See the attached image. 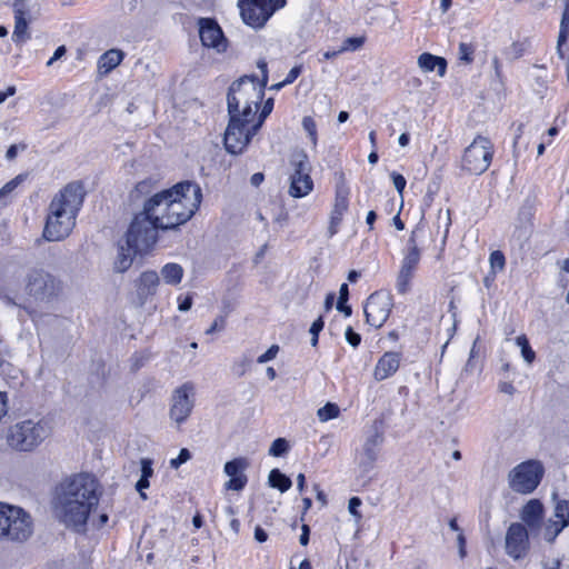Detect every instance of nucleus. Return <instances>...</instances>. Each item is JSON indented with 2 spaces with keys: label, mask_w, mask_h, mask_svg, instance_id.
Masks as SVG:
<instances>
[{
  "label": "nucleus",
  "mask_w": 569,
  "mask_h": 569,
  "mask_svg": "<svg viewBox=\"0 0 569 569\" xmlns=\"http://www.w3.org/2000/svg\"><path fill=\"white\" fill-rule=\"evenodd\" d=\"M250 181L252 186L258 187L263 181V174L260 172L254 173L252 174Z\"/></svg>",
  "instance_id": "obj_64"
},
{
  "label": "nucleus",
  "mask_w": 569,
  "mask_h": 569,
  "mask_svg": "<svg viewBox=\"0 0 569 569\" xmlns=\"http://www.w3.org/2000/svg\"><path fill=\"white\" fill-rule=\"evenodd\" d=\"M272 108H273V99L270 98V99H268L264 102L260 114L259 116H257V114L254 116V122L259 123V128H261V126H262L263 121L266 120V118L271 113Z\"/></svg>",
  "instance_id": "obj_42"
},
{
  "label": "nucleus",
  "mask_w": 569,
  "mask_h": 569,
  "mask_svg": "<svg viewBox=\"0 0 569 569\" xmlns=\"http://www.w3.org/2000/svg\"><path fill=\"white\" fill-rule=\"evenodd\" d=\"M258 68L261 70V80H257L253 77H243L239 81L232 83L229 89L231 94V104L236 108L239 102H247L253 108L258 109L264 94V87L268 82V69L267 62L260 59L257 62Z\"/></svg>",
  "instance_id": "obj_6"
},
{
  "label": "nucleus",
  "mask_w": 569,
  "mask_h": 569,
  "mask_svg": "<svg viewBox=\"0 0 569 569\" xmlns=\"http://www.w3.org/2000/svg\"><path fill=\"white\" fill-rule=\"evenodd\" d=\"M33 533V520L22 508L0 502V540L24 542Z\"/></svg>",
  "instance_id": "obj_4"
},
{
  "label": "nucleus",
  "mask_w": 569,
  "mask_h": 569,
  "mask_svg": "<svg viewBox=\"0 0 569 569\" xmlns=\"http://www.w3.org/2000/svg\"><path fill=\"white\" fill-rule=\"evenodd\" d=\"M299 541L302 546H307L309 542V527L307 525L302 526V533Z\"/></svg>",
  "instance_id": "obj_61"
},
{
  "label": "nucleus",
  "mask_w": 569,
  "mask_h": 569,
  "mask_svg": "<svg viewBox=\"0 0 569 569\" xmlns=\"http://www.w3.org/2000/svg\"><path fill=\"white\" fill-rule=\"evenodd\" d=\"M542 475V465L537 460H528L516 466L509 472V486L516 492L530 493L540 483Z\"/></svg>",
  "instance_id": "obj_11"
},
{
  "label": "nucleus",
  "mask_w": 569,
  "mask_h": 569,
  "mask_svg": "<svg viewBox=\"0 0 569 569\" xmlns=\"http://www.w3.org/2000/svg\"><path fill=\"white\" fill-rule=\"evenodd\" d=\"M279 351V347L277 345H272L264 353L258 357V363H266L268 361L273 360Z\"/></svg>",
  "instance_id": "obj_46"
},
{
  "label": "nucleus",
  "mask_w": 569,
  "mask_h": 569,
  "mask_svg": "<svg viewBox=\"0 0 569 569\" xmlns=\"http://www.w3.org/2000/svg\"><path fill=\"white\" fill-rule=\"evenodd\" d=\"M340 413V409L336 403L327 402L323 407L317 411V417L321 422L336 419Z\"/></svg>",
  "instance_id": "obj_33"
},
{
  "label": "nucleus",
  "mask_w": 569,
  "mask_h": 569,
  "mask_svg": "<svg viewBox=\"0 0 569 569\" xmlns=\"http://www.w3.org/2000/svg\"><path fill=\"white\" fill-rule=\"evenodd\" d=\"M149 486H150L149 479L143 478V477H140V479L138 480V482L136 485L137 491L140 493V497L144 500L147 499V495L143 492V490L149 488Z\"/></svg>",
  "instance_id": "obj_51"
},
{
  "label": "nucleus",
  "mask_w": 569,
  "mask_h": 569,
  "mask_svg": "<svg viewBox=\"0 0 569 569\" xmlns=\"http://www.w3.org/2000/svg\"><path fill=\"white\" fill-rule=\"evenodd\" d=\"M391 179H392V182L395 184V188L397 189V191L401 194L405 187H406V179L403 176H401L400 173H397V172H391Z\"/></svg>",
  "instance_id": "obj_49"
},
{
  "label": "nucleus",
  "mask_w": 569,
  "mask_h": 569,
  "mask_svg": "<svg viewBox=\"0 0 569 569\" xmlns=\"http://www.w3.org/2000/svg\"><path fill=\"white\" fill-rule=\"evenodd\" d=\"M347 301H338L337 309L345 313L346 317L351 315V307L346 305Z\"/></svg>",
  "instance_id": "obj_62"
},
{
  "label": "nucleus",
  "mask_w": 569,
  "mask_h": 569,
  "mask_svg": "<svg viewBox=\"0 0 569 569\" xmlns=\"http://www.w3.org/2000/svg\"><path fill=\"white\" fill-rule=\"evenodd\" d=\"M50 435L44 420L27 419L11 426L7 432L8 446L21 452L34 450Z\"/></svg>",
  "instance_id": "obj_5"
},
{
  "label": "nucleus",
  "mask_w": 569,
  "mask_h": 569,
  "mask_svg": "<svg viewBox=\"0 0 569 569\" xmlns=\"http://www.w3.org/2000/svg\"><path fill=\"white\" fill-rule=\"evenodd\" d=\"M418 66L425 72L437 70L438 74L442 77L446 73L447 62L443 58L425 52L418 58Z\"/></svg>",
  "instance_id": "obj_27"
},
{
  "label": "nucleus",
  "mask_w": 569,
  "mask_h": 569,
  "mask_svg": "<svg viewBox=\"0 0 569 569\" xmlns=\"http://www.w3.org/2000/svg\"><path fill=\"white\" fill-rule=\"evenodd\" d=\"M160 279L156 271L148 270L142 272L136 280V291L141 302L147 301L154 296L159 287Z\"/></svg>",
  "instance_id": "obj_21"
},
{
  "label": "nucleus",
  "mask_w": 569,
  "mask_h": 569,
  "mask_svg": "<svg viewBox=\"0 0 569 569\" xmlns=\"http://www.w3.org/2000/svg\"><path fill=\"white\" fill-rule=\"evenodd\" d=\"M257 110L258 109L253 108L252 106L248 104L247 102H239L238 106L234 108L231 104V94L228 93L229 117L242 118L243 120H253L254 121V116L257 113Z\"/></svg>",
  "instance_id": "obj_28"
},
{
  "label": "nucleus",
  "mask_w": 569,
  "mask_h": 569,
  "mask_svg": "<svg viewBox=\"0 0 569 569\" xmlns=\"http://www.w3.org/2000/svg\"><path fill=\"white\" fill-rule=\"evenodd\" d=\"M137 253H143L140 250H136L130 244H120L118 254L116 257V260L113 262V268L117 272H124L127 271L133 261V258Z\"/></svg>",
  "instance_id": "obj_25"
},
{
  "label": "nucleus",
  "mask_w": 569,
  "mask_h": 569,
  "mask_svg": "<svg viewBox=\"0 0 569 569\" xmlns=\"http://www.w3.org/2000/svg\"><path fill=\"white\" fill-rule=\"evenodd\" d=\"M124 58V53L119 49L106 51L98 61V70L101 74H107L117 68Z\"/></svg>",
  "instance_id": "obj_26"
},
{
  "label": "nucleus",
  "mask_w": 569,
  "mask_h": 569,
  "mask_svg": "<svg viewBox=\"0 0 569 569\" xmlns=\"http://www.w3.org/2000/svg\"><path fill=\"white\" fill-rule=\"evenodd\" d=\"M490 267L493 273L500 272L503 270L506 264L505 256L501 251L496 250L491 252L489 257Z\"/></svg>",
  "instance_id": "obj_38"
},
{
  "label": "nucleus",
  "mask_w": 569,
  "mask_h": 569,
  "mask_svg": "<svg viewBox=\"0 0 569 569\" xmlns=\"http://www.w3.org/2000/svg\"><path fill=\"white\" fill-rule=\"evenodd\" d=\"M348 295H349L348 284L342 283L340 287V290H339V301H347Z\"/></svg>",
  "instance_id": "obj_63"
},
{
  "label": "nucleus",
  "mask_w": 569,
  "mask_h": 569,
  "mask_svg": "<svg viewBox=\"0 0 569 569\" xmlns=\"http://www.w3.org/2000/svg\"><path fill=\"white\" fill-rule=\"evenodd\" d=\"M14 30L12 33L13 41L22 43L29 39L28 22L32 17V11L26 10L21 3H14Z\"/></svg>",
  "instance_id": "obj_23"
},
{
  "label": "nucleus",
  "mask_w": 569,
  "mask_h": 569,
  "mask_svg": "<svg viewBox=\"0 0 569 569\" xmlns=\"http://www.w3.org/2000/svg\"><path fill=\"white\" fill-rule=\"evenodd\" d=\"M196 402V388L192 382L177 387L170 397L169 418L180 427L192 413Z\"/></svg>",
  "instance_id": "obj_13"
},
{
  "label": "nucleus",
  "mask_w": 569,
  "mask_h": 569,
  "mask_svg": "<svg viewBox=\"0 0 569 569\" xmlns=\"http://www.w3.org/2000/svg\"><path fill=\"white\" fill-rule=\"evenodd\" d=\"M288 441L284 438H278L272 442L269 449V455L273 457H280L284 455L288 451Z\"/></svg>",
  "instance_id": "obj_39"
},
{
  "label": "nucleus",
  "mask_w": 569,
  "mask_h": 569,
  "mask_svg": "<svg viewBox=\"0 0 569 569\" xmlns=\"http://www.w3.org/2000/svg\"><path fill=\"white\" fill-rule=\"evenodd\" d=\"M248 462L243 458L233 459L224 465V472L228 477L244 476L243 471Z\"/></svg>",
  "instance_id": "obj_32"
},
{
  "label": "nucleus",
  "mask_w": 569,
  "mask_h": 569,
  "mask_svg": "<svg viewBox=\"0 0 569 569\" xmlns=\"http://www.w3.org/2000/svg\"><path fill=\"white\" fill-rule=\"evenodd\" d=\"M284 4L286 0H241L239 8L246 24L261 28Z\"/></svg>",
  "instance_id": "obj_12"
},
{
  "label": "nucleus",
  "mask_w": 569,
  "mask_h": 569,
  "mask_svg": "<svg viewBox=\"0 0 569 569\" xmlns=\"http://www.w3.org/2000/svg\"><path fill=\"white\" fill-rule=\"evenodd\" d=\"M152 475V461L147 458L141 459V477L150 479Z\"/></svg>",
  "instance_id": "obj_50"
},
{
  "label": "nucleus",
  "mask_w": 569,
  "mask_h": 569,
  "mask_svg": "<svg viewBox=\"0 0 569 569\" xmlns=\"http://www.w3.org/2000/svg\"><path fill=\"white\" fill-rule=\"evenodd\" d=\"M323 328V320L319 317L310 327V333L312 335L311 345L315 347L318 343V335Z\"/></svg>",
  "instance_id": "obj_45"
},
{
  "label": "nucleus",
  "mask_w": 569,
  "mask_h": 569,
  "mask_svg": "<svg viewBox=\"0 0 569 569\" xmlns=\"http://www.w3.org/2000/svg\"><path fill=\"white\" fill-rule=\"evenodd\" d=\"M98 482L89 473H77L62 480L52 501L58 519L67 527L81 530L99 502Z\"/></svg>",
  "instance_id": "obj_1"
},
{
  "label": "nucleus",
  "mask_w": 569,
  "mask_h": 569,
  "mask_svg": "<svg viewBox=\"0 0 569 569\" xmlns=\"http://www.w3.org/2000/svg\"><path fill=\"white\" fill-rule=\"evenodd\" d=\"M37 0H16L14 3H21L26 10L34 12L37 10Z\"/></svg>",
  "instance_id": "obj_57"
},
{
  "label": "nucleus",
  "mask_w": 569,
  "mask_h": 569,
  "mask_svg": "<svg viewBox=\"0 0 569 569\" xmlns=\"http://www.w3.org/2000/svg\"><path fill=\"white\" fill-rule=\"evenodd\" d=\"M199 34L204 47L214 48L219 52L226 50V40L222 30L211 19H200Z\"/></svg>",
  "instance_id": "obj_20"
},
{
  "label": "nucleus",
  "mask_w": 569,
  "mask_h": 569,
  "mask_svg": "<svg viewBox=\"0 0 569 569\" xmlns=\"http://www.w3.org/2000/svg\"><path fill=\"white\" fill-rule=\"evenodd\" d=\"M290 166L292 173L290 174L289 194L293 198H302L308 196L313 189L311 179V164L307 153L302 150L291 154Z\"/></svg>",
  "instance_id": "obj_10"
},
{
  "label": "nucleus",
  "mask_w": 569,
  "mask_h": 569,
  "mask_svg": "<svg viewBox=\"0 0 569 569\" xmlns=\"http://www.w3.org/2000/svg\"><path fill=\"white\" fill-rule=\"evenodd\" d=\"M83 199L84 190L79 182L67 184L52 198L43 229L46 240L60 241L71 233Z\"/></svg>",
  "instance_id": "obj_3"
},
{
  "label": "nucleus",
  "mask_w": 569,
  "mask_h": 569,
  "mask_svg": "<svg viewBox=\"0 0 569 569\" xmlns=\"http://www.w3.org/2000/svg\"><path fill=\"white\" fill-rule=\"evenodd\" d=\"M400 366V355L398 352H386L377 362L373 370V377L377 381H382L393 376Z\"/></svg>",
  "instance_id": "obj_22"
},
{
  "label": "nucleus",
  "mask_w": 569,
  "mask_h": 569,
  "mask_svg": "<svg viewBox=\"0 0 569 569\" xmlns=\"http://www.w3.org/2000/svg\"><path fill=\"white\" fill-rule=\"evenodd\" d=\"M382 441V435L375 431L367 437L361 448L357 450L355 459L360 473L367 475L375 468Z\"/></svg>",
  "instance_id": "obj_17"
},
{
  "label": "nucleus",
  "mask_w": 569,
  "mask_h": 569,
  "mask_svg": "<svg viewBox=\"0 0 569 569\" xmlns=\"http://www.w3.org/2000/svg\"><path fill=\"white\" fill-rule=\"evenodd\" d=\"M17 89L14 86H9L6 90L0 91V104H2L9 97L16 93Z\"/></svg>",
  "instance_id": "obj_56"
},
{
  "label": "nucleus",
  "mask_w": 569,
  "mask_h": 569,
  "mask_svg": "<svg viewBox=\"0 0 569 569\" xmlns=\"http://www.w3.org/2000/svg\"><path fill=\"white\" fill-rule=\"evenodd\" d=\"M473 49L470 44L461 42L459 44V59L466 63L472 61Z\"/></svg>",
  "instance_id": "obj_44"
},
{
  "label": "nucleus",
  "mask_w": 569,
  "mask_h": 569,
  "mask_svg": "<svg viewBox=\"0 0 569 569\" xmlns=\"http://www.w3.org/2000/svg\"><path fill=\"white\" fill-rule=\"evenodd\" d=\"M541 566H542V569H560L561 559L555 558L552 560H542Z\"/></svg>",
  "instance_id": "obj_55"
},
{
  "label": "nucleus",
  "mask_w": 569,
  "mask_h": 569,
  "mask_svg": "<svg viewBox=\"0 0 569 569\" xmlns=\"http://www.w3.org/2000/svg\"><path fill=\"white\" fill-rule=\"evenodd\" d=\"M521 520L531 530H536L540 527L543 518V506L537 500H530L521 510Z\"/></svg>",
  "instance_id": "obj_24"
},
{
  "label": "nucleus",
  "mask_w": 569,
  "mask_h": 569,
  "mask_svg": "<svg viewBox=\"0 0 569 569\" xmlns=\"http://www.w3.org/2000/svg\"><path fill=\"white\" fill-rule=\"evenodd\" d=\"M361 506V500L360 498L358 497H352L350 500H349V503H348V509H349V512L356 517L357 520H359L361 518V515L359 513L358 509L359 507Z\"/></svg>",
  "instance_id": "obj_47"
},
{
  "label": "nucleus",
  "mask_w": 569,
  "mask_h": 569,
  "mask_svg": "<svg viewBox=\"0 0 569 569\" xmlns=\"http://www.w3.org/2000/svg\"><path fill=\"white\" fill-rule=\"evenodd\" d=\"M226 320L223 317L217 318L213 323L208 328L207 333L211 335L216 331H220L224 328Z\"/></svg>",
  "instance_id": "obj_52"
},
{
  "label": "nucleus",
  "mask_w": 569,
  "mask_h": 569,
  "mask_svg": "<svg viewBox=\"0 0 569 569\" xmlns=\"http://www.w3.org/2000/svg\"><path fill=\"white\" fill-rule=\"evenodd\" d=\"M553 517L555 520L561 521L567 527L569 526V500H559L556 503Z\"/></svg>",
  "instance_id": "obj_36"
},
{
  "label": "nucleus",
  "mask_w": 569,
  "mask_h": 569,
  "mask_svg": "<svg viewBox=\"0 0 569 569\" xmlns=\"http://www.w3.org/2000/svg\"><path fill=\"white\" fill-rule=\"evenodd\" d=\"M365 43V37H349L346 40H343L340 51L347 52V51H356L360 49Z\"/></svg>",
  "instance_id": "obj_37"
},
{
  "label": "nucleus",
  "mask_w": 569,
  "mask_h": 569,
  "mask_svg": "<svg viewBox=\"0 0 569 569\" xmlns=\"http://www.w3.org/2000/svg\"><path fill=\"white\" fill-rule=\"evenodd\" d=\"M392 308V298L388 293H372L365 305V315L367 322L380 328L389 318Z\"/></svg>",
  "instance_id": "obj_16"
},
{
  "label": "nucleus",
  "mask_w": 569,
  "mask_h": 569,
  "mask_svg": "<svg viewBox=\"0 0 569 569\" xmlns=\"http://www.w3.org/2000/svg\"><path fill=\"white\" fill-rule=\"evenodd\" d=\"M289 216L286 211H280V213L274 218V222L278 223L280 227L287 226Z\"/></svg>",
  "instance_id": "obj_59"
},
{
  "label": "nucleus",
  "mask_w": 569,
  "mask_h": 569,
  "mask_svg": "<svg viewBox=\"0 0 569 569\" xmlns=\"http://www.w3.org/2000/svg\"><path fill=\"white\" fill-rule=\"evenodd\" d=\"M302 128L308 133L310 141L313 146L317 144V124L311 117H303L302 119Z\"/></svg>",
  "instance_id": "obj_40"
},
{
  "label": "nucleus",
  "mask_w": 569,
  "mask_h": 569,
  "mask_svg": "<svg viewBox=\"0 0 569 569\" xmlns=\"http://www.w3.org/2000/svg\"><path fill=\"white\" fill-rule=\"evenodd\" d=\"M505 550L513 560L523 559L528 555L530 540L525 525L513 522L508 527L505 537Z\"/></svg>",
  "instance_id": "obj_15"
},
{
  "label": "nucleus",
  "mask_w": 569,
  "mask_h": 569,
  "mask_svg": "<svg viewBox=\"0 0 569 569\" xmlns=\"http://www.w3.org/2000/svg\"><path fill=\"white\" fill-rule=\"evenodd\" d=\"M516 343L517 346L520 348L521 350V356L523 358V360L528 363V365H531L533 361H535V358H536V353L535 351L531 349L530 345H529V340L528 338L525 336V335H521L519 337L516 338Z\"/></svg>",
  "instance_id": "obj_34"
},
{
  "label": "nucleus",
  "mask_w": 569,
  "mask_h": 569,
  "mask_svg": "<svg viewBox=\"0 0 569 569\" xmlns=\"http://www.w3.org/2000/svg\"><path fill=\"white\" fill-rule=\"evenodd\" d=\"M161 276L166 283L177 286L183 277V269L178 263H167L161 269Z\"/></svg>",
  "instance_id": "obj_29"
},
{
  "label": "nucleus",
  "mask_w": 569,
  "mask_h": 569,
  "mask_svg": "<svg viewBox=\"0 0 569 569\" xmlns=\"http://www.w3.org/2000/svg\"><path fill=\"white\" fill-rule=\"evenodd\" d=\"M153 219L147 210L136 214L126 234V243L132 246L136 250L146 252L157 241V230Z\"/></svg>",
  "instance_id": "obj_7"
},
{
  "label": "nucleus",
  "mask_w": 569,
  "mask_h": 569,
  "mask_svg": "<svg viewBox=\"0 0 569 569\" xmlns=\"http://www.w3.org/2000/svg\"><path fill=\"white\" fill-rule=\"evenodd\" d=\"M270 487L279 489L281 492H286L290 489L292 482L289 477L280 472L279 469H272L268 477Z\"/></svg>",
  "instance_id": "obj_30"
},
{
  "label": "nucleus",
  "mask_w": 569,
  "mask_h": 569,
  "mask_svg": "<svg viewBox=\"0 0 569 569\" xmlns=\"http://www.w3.org/2000/svg\"><path fill=\"white\" fill-rule=\"evenodd\" d=\"M569 36V9L567 8L563 12L561 23H560V31L558 36V43H557V50L559 54L562 57L561 47L567 41Z\"/></svg>",
  "instance_id": "obj_35"
},
{
  "label": "nucleus",
  "mask_w": 569,
  "mask_h": 569,
  "mask_svg": "<svg viewBox=\"0 0 569 569\" xmlns=\"http://www.w3.org/2000/svg\"><path fill=\"white\" fill-rule=\"evenodd\" d=\"M349 207V188L345 183H340L336 189V198L333 208L330 213L328 234L329 237H333L338 230L339 226L342 221L345 213L347 212Z\"/></svg>",
  "instance_id": "obj_19"
},
{
  "label": "nucleus",
  "mask_w": 569,
  "mask_h": 569,
  "mask_svg": "<svg viewBox=\"0 0 569 569\" xmlns=\"http://www.w3.org/2000/svg\"><path fill=\"white\" fill-rule=\"evenodd\" d=\"M493 157V143L489 138L477 136L466 148L462 168L469 173L481 174L490 166Z\"/></svg>",
  "instance_id": "obj_9"
},
{
  "label": "nucleus",
  "mask_w": 569,
  "mask_h": 569,
  "mask_svg": "<svg viewBox=\"0 0 569 569\" xmlns=\"http://www.w3.org/2000/svg\"><path fill=\"white\" fill-rule=\"evenodd\" d=\"M259 129V123L253 120L229 117L224 132L226 150L232 154L242 153Z\"/></svg>",
  "instance_id": "obj_8"
},
{
  "label": "nucleus",
  "mask_w": 569,
  "mask_h": 569,
  "mask_svg": "<svg viewBox=\"0 0 569 569\" xmlns=\"http://www.w3.org/2000/svg\"><path fill=\"white\" fill-rule=\"evenodd\" d=\"M60 281L43 269H33L27 276L26 290L36 300H50L58 296Z\"/></svg>",
  "instance_id": "obj_14"
},
{
  "label": "nucleus",
  "mask_w": 569,
  "mask_h": 569,
  "mask_svg": "<svg viewBox=\"0 0 569 569\" xmlns=\"http://www.w3.org/2000/svg\"><path fill=\"white\" fill-rule=\"evenodd\" d=\"M301 73V66L293 67L289 73L287 74L286 79L283 80V83L290 84L292 83Z\"/></svg>",
  "instance_id": "obj_53"
},
{
  "label": "nucleus",
  "mask_w": 569,
  "mask_h": 569,
  "mask_svg": "<svg viewBox=\"0 0 569 569\" xmlns=\"http://www.w3.org/2000/svg\"><path fill=\"white\" fill-rule=\"evenodd\" d=\"M410 247L408 248L401 268L397 276L396 288L399 293L405 295L410 289V281L413 278L415 271L420 261V250L415 243L413 239L409 240Z\"/></svg>",
  "instance_id": "obj_18"
},
{
  "label": "nucleus",
  "mask_w": 569,
  "mask_h": 569,
  "mask_svg": "<svg viewBox=\"0 0 569 569\" xmlns=\"http://www.w3.org/2000/svg\"><path fill=\"white\" fill-rule=\"evenodd\" d=\"M254 539L259 542H264L268 539V535L261 527L258 526L254 529Z\"/></svg>",
  "instance_id": "obj_58"
},
{
  "label": "nucleus",
  "mask_w": 569,
  "mask_h": 569,
  "mask_svg": "<svg viewBox=\"0 0 569 569\" xmlns=\"http://www.w3.org/2000/svg\"><path fill=\"white\" fill-rule=\"evenodd\" d=\"M457 542H458V549H459V556L461 559H463L467 555L466 551V538L463 532H459L457 536Z\"/></svg>",
  "instance_id": "obj_54"
},
{
  "label": "nucleus",
  "mask_w": 569,
  "mask_h": 569,
  "mask_svg": "<svg viewBox=\"0 0 569 569\" xmlns=\"http://www.w3.org/2000/svg\"><path fill=\"white\" fill-rule=\"evenodd\" d=\"M345 336H346V340L348 341V343H350L352 347L359 346V343L361 341V337L359 333L355 332L351 327H348L346 329Z\"/></svg>",
  "instance_id": "obj_48"
},
{
  "label": "nucleus",
  "mask_w": 569,
  "mask_h": 569,
  "mask_svg": "<svg viewBox=\"0 0 569 569\" xmlns=\"http://www.w3.org/2000/svg\"><path fill=\"white\" fill-rule=\"evenodd\" d=\"M192 306V299L191 297H186L184 299L180 300L178 309L180 311H188Z\"/></svg>",
  "instance_id": "obj_60"
},
{
  "label": "nucleus",
  "mask_w": 569,
  "mask_h": 569,
  "mask_svg": "<svg viewBox=\"0 0 569 569\" xmlns=\"http://www.w3.org/2000/svg\"><path fill=\"white\" fill-rule=\"evenodd\" d=\"M567 528L566 525H563L561 521H557L555 519H549L545 525L542 529V538L549 542L552 543L558 535Z\"/></svg>",
  "instance_id": "obj_31"
},
{
  "label": "nucleus",
  "mask_w": 569,
  "mask_h": 569,
  "mask_svg": "<svg viewBox=\"0 0 569 569\" xmlns=\"http://www.w3.org/2000/svg\"><path fill=\"white\" fill-rule=\"evenodd\" d=\"M202 200L199 184L184 181L153 194L144 202V210L161 230H172L194 214Z\"/></svg>",
  "instance_id": "obj_2"
},
{
  "label": "nucleus",
  "mask_w": 569,
  "mask_h": 569,
  "mask_svg": "<svg viewBox=\"0 0 569 569\" xmlns=\"http://www.w3.org/2000/svg\"><path fill=\"white\" fill-rule=\"evenodd\" d=\"M246 483H247L246 476H237V477H230V479L224 483V487L228 490L239 491L244 488Z\"/></svg>",
  "instance_id": "obj_41"
},
{
  "label": "nucleus",
  "mask_w": 569,
  "mask_h": 569,
  "mask_svg": "<svg viewBox=\"0 0 569 569\" xmlns=\"http://www.w3.org/2000/svg\"><path fill=\"white\" fill-rule=\"evenodd\" d=\"M191 459V453L188 449L183 448L180 450L177 458L170 460V467L178 469L182 463Z\"/></svg>",
  "instance_id": "obj_43"
}]
</instances>
